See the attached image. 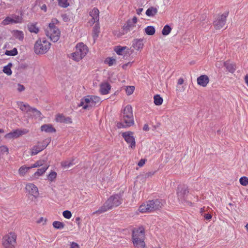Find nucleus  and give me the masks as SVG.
Here are the masks:
<instances>
[{"label": "nucleus", "instance_id": "19", "mask_svg": "<svg viewBox=\"0 0 248 248\" xmlns=\"http://www.w3.org/2000/svg\"><path fill=\"white\" fill-rule=\"evenodd\" d=\"M110 88V85L108 83H102L100 87V92L102 94H107L108 93Z\"/></svg>", "mask_w": 248, "mask_h": 248}, {"label": "nucleus", "instance_id": "64", "mask_svg": "<svg viewBox=\"0 0 248 248\" xmlns=\"http://www.w3.org/2000/svg\"><path fill=\"white\" fill-rule=\"evenodd\" d=\"M245 80L246 84L248 86V75H247L245 77Z\"/></svg>", "mask_w": 248, "mask_h": 248}, {"label": "nucleus", "instance_id": "15", "mask_svg": "<svg viewBox=\"0 0 248 248\" xmlns=\"http://www.w3.org/2000/svg\"><path fill=\"white\" fill-rule=\"evenodd\" d=\"M209 82V78L206 75H202L197 78V83L200 86L206 87Z\"/></svg>", "mask_w": 248, "mask_h": 248}, {"label": "nucleus", "instance_id": "46", "mask_svg": "<svg viewBox=\"0 0 248 248\" xmlns=\"http://www.w3.org/2000/svg\"><path fill=\"white\" fill-rule=\"evenodd\" d=\"M57 176L56 172L54 171L51 172L48 175V179L51 181H53L56 178Z\"/></svg>", "mask_w": 248, "mask_h": 248}, {"label": "nucleus", "instance_id": "57", "mask_svg": "<svg viewBox=\"0 0 248 248\" xmlns=\"http://www.w3.org/2000/svg\"><path fill=\"white\" fill-rule=\"evenodd\" d=\"M183 83H184V79H183V78H180L178 80L177 84H178V85H182Z\"/></svg>", "mask_w": 248, "mask_h": 248}, {"label": "nucleus", "instance_id": "5", "mask_svg": "<svg viewBox=\"0 0 248 248\" xmlns=\"http://www.w3.org/2000/svg\"><path fill=\"white\" fill-rule=\"evenodd\" d=\"M88 52V47L82 43H78L76 46L75 51L70 54V58L75 61L79 62Z\"/></svg>", "mask_w": 248, "mask_h": 248}, {"label": "nucleus", "instance_id": "43", "mask_svg": "<svg viewBox=\"0 0 248 248\" xmlns=\"http://www.w3.org/2000/svg\"><path fill=\"white\" fill-rule=\"evenodd\" d=\"M135 89L134 86H129L126 87V93L127 95H131L133 93Z\"/></svg>", "mask_w": 248, "mask_h": 248}, {"label": "nucleus", "instance_id": "30", "mask_svg": "<svg viewBox=\"0 0 248 248\" xmlns=\"http://www.w3.org/2000/svg\"><path fill=\"white\" fill-rule=\"evenodd\" d=\"M14 24L20 23L22 21V17L21 16L13 15L11 16Z\"/></svg>", "mask_w": 248, "mask_h": 248}, {"label": "nucleus", "instance_id": "44", "mask_svg": "<svg viewBox=\"0 0 248 248\" xmlns=\"http://www.w3.org/2000/svg\"><path fill=\"white\" fill-rule=\"evenodd\" d=\"M240 184L244 186H246L248 185V178L246 177H242L240 179Z\"/></svg>", "mask_w": 248, "mask_h": 248}, {"label": "nucleus", "instance_id": "48", "mask_svg": "<svg viewBox=\"0 0 248 248\" xmlns=\"http://www.w3.org/2000/svg\"><path fill=\"white\" fill-rule=\"evenodd\" d=\"M8 153V149L6 146H1L0 147V155Z\"/></svg>", "mask_w": 248, "mask_h": 248}, {"label": "nucleus", "instance_id": "8", "mask_svg": "<svg viewBox=\"0 0 248 248\" xmlns=\"http://www.w3.org/2000/svg\"><path fill=\"white\" fill-rule=\"evenodd\" d=\"M16 235L15 233L10 232L2 238V244L4 248H15Z\"/></svg>", "mask_w": 248, "mask_h": 248}, {"label": "nucleus", "instance_id": "20", "mask_svg": "<svg viewBox=\"0 0 248 248\" xmlns=\"http://www.w3.org/2000/svg\"><path fill=\"white\" fill-rule=\"evenodd\" d=\"M136 28L135 24H133L129 20L127 21L126 24L124 26L123 30L124 32L126 33L128 31H132L133 32L135 31L134 29Z\"/></svg>", "mask_w": 248, "mask_h": 248}, {"label": "nucleus", "instance_id": "39", "mask_svg": "<svg viewBox=\"0 0 248 248\" xmlns=\"http://www.w3.org/2000/svg\"><path fill=\"white\" fill-rule=\"evenodd\" d=\"M126 48V46L122 47V46H117L115 49V51L117 53V54L122 55H123V51Z\"/></svg>", "mask_w": 248, "mask_h": 248}, {"label": "nucleus", "instance_id": "12", "mask_svg": "<svg viewBox=\"0 0 248 248\" xmlns=\"http://www.w3.org/2000/svg\"><path fill=\"white\" fill-rule=\"evenodd\" d=\"M122 136L127 143L130 144V146L132 148L135 147V140L133 136V133L132 132L123 133Z\"/></svg>", "mask_w": 248, "mask_h": 248}, {"label": "nucleus", "instance_id": "18", "mask_svg": "<svg viewBox=\"0 0 248 248\" xmlns=\"http://www.w3.org/2000/svg\"><path fill=\"white\" fill-rule=\"evenodd\" d=\"M56 120L58 122L65 124H71L72 123L71 119L70 117H65L62 114L58 115L56 118Z\"/></svg>", "mask_w": 248, "mask_h": 248}, {"label": "nucleus", "instance_id": "16", "mask_svg": "<svg viewBox=\"0 0 248 248\" xmlns=\"http://www.w3.org/2000/svg\"><path fill=\"white\" fill-rule=\"evenodd\" d=\"M47 146V144L39 143L37 145L34 146L31 150V155H37L39 152H41Z\"/></svg>", "mask_w": 248, "mask_h": 248}, {"label": "nucleus", "instance_id": "61", "mask_svg": "<svg viewBox=\"0 0 248 248\" xmlns=\"http://www.w3.org/2000/svg\"><path fill=\"white\" fill-rule=\"evenodd\" d=\"M29 67V66L26 64H21L20 65V68L23 69H28Z\"/></svg>", "mask_w": 248, "mask_h": 248}, {"label": "nucleus", "instance_id": "60", "mask_svg": "<svg viewBox=\"0 0 248 248\" xmlns=\"http://www.w3.org/2000/svg\"><path fill=\"white\" fill-rule=\"evenodd\" d=\"M143 11V8H138L136 10L137 14L138 15H140L141 14V12Z\"/></svg>", "mask_w": 248, "mask_h": 248}, {"label": "nucleus", "instance_id": "50", "mask_svg": "<svg viewBox=\"0 0 248 248\" xmlns=\"http://www.w3.org/2000/svg\"><path fill=\"white\" fill-rule=\"evenodd\" d=\"M146 161V159H140V161L138 163V165L140 167H142L145 164Z\"/></svg>", "mask_w": 248, "mask_h": 248}, {"label": "nucleus", "instance_id": "45", "mask_svg": "<svg viewBox=\"0 0 248 248\" xmlns=\"http://www.w3.org/2000/svg\"><path fill=\"white\" fill-rule=\"evenodd\" d=\"M105 62L108 64L109 66H112L114 63H115L116 60L112 58H108L106 60Z\"/></svg>", "mask_w": 248, "mask_h": 248}, {"label": "nucleus", "instance_id": "24", "mask_svg": "<svg viewBox=\"0 0 248 248\" xmlns=\"http://www.w3.org/2000/svg\"><path fill=\"white\" fill-rule=\"evenodd\" d=\"M41 129L42 131H45L48 133H53L55 132V129L50 125L44 124L41 126Z\"/></svg>", "mask_w": 248, "mask_h": 248}, {"label": "nucleus", "instance_id": "42", "mask_svg": "<svg viewBox=\"0 0 248 248\" xmlns=\"http://www.w3.org/2000/svg\"><path fill=\"white\" fill-rule=\"evenodd\" d=\"M30 112H31L32 113L33 115H34V116H35V117H36V118L40 117L41 112L39 110H37L36 109L31 108V109Z\"/></svg>", "mask_w": 248, "mask_h": 248}, {"label": "nucleus", "instance_id": "2", "mask_svg": "<svg viewBox=\"0 0 248 248\" xmlns=\"http://www.w3.org/2000/svg\"><path fill=\"white\" fill-rule=\"evenodd\" d=\"M164 203V201L161 199L149 200L146 203L141 205L139 210L141 213L154 212L161 209Z\"/></svg>", "mask_w": 248, "mask_h": 248}, {"label": "nucleus", "instance_id": "9", "mask_svg": "<svg viewBox=\"0 0 248 248\" xmlns=\"http://www.w3.org/2000/svg\"><path fill=\"white\" fill-rule=\"evenodd\" d=\"M86 105L83 107L84 109H88L95 106L100 102V98L98 96L94 95H88L84 98Z\"/></svg>", "mask_w": 248, "mask_h": 248}, {"label": "nucleus", "instance_id": "58", "mask_svg": "<svg viewBox=\"0 0 248 248\" xmlns=\"http://www.w3.org/2000/svg\"><path fill=\"white\" fill-rule=\"evenodd\" d=\"M74 159H69L68 160V161L69 162L70 167L73 166L74 164H75V163H74Z\"/></svg>", "mask_w": 248, "mask_h": 248}, {"label": "nucleus", "instance_id": "36", "mask_svg": "<svg viewBox=\"0 0 248 248\" xmlns=\"http://www.w3.org/2000/svg\"><path fill=\"white\" fill-rule=\"evenodd\" d=\"M10 24H14L11 16L6 17L2 22L1 24L3 25H7Z\"/></svg>", "mask_w": 248, "mask_h": 248}, {"label": "nucleus", "instance_id": "17", "mask_svg": "<svg viewBox=\"0 0 248 248\" xmlns=\"http://www.w3.org/2000/svg\"><path fill=\"white\" fill-rule=\"evenodd\" d=\"M99 10L96 8H94L92 11L90 12V16L92 17V23H94L99 21Z\"/></svg>", "mask_w": 248, "mask_h": 248}, {"label": "nucleus", "instance_id": "31", "mask_svg": "<svg viewBox=\"0 0 248 248\" xmlns=\"http://www.w3.org/2000/svg\"><path fill=\"white\" fill-rule=\"evenodd\" d=\"M30 169H31V167H26L25 166H22L19 168L18 170L19 173L20 175L23 176Z\"/></svg>", "mask_w": 248, "mask_h": 248}, {"label": "nucleus", "instance_id": "11", "mask_svg": "<svg viewBox=\"0 0 248 248\" xmlns=\"http://www.w3.org/2000/svg\"><path fill=\"white\" fill-rule=\"evenodd\" d=\"M29 130L27 129H16L7 134L5 138L7 139L17 138L20 136L25 135L29 132Z\"/></svg>", "mask_w": 248, "mask_h": 248}, {"label": "nucleus", "instance_id": "34", "mask_svg": "<svg viewBox=\"0 0 248 248\" xmlns=\"http://www.w3.org/2000/svg\"><path fill=\"white\" fill-rule=\"evenodd\" d=\"M53 226L56 229H62L64 228V224L62 222L56 221L53 222Z\"/></svg>", "mask_w": 248, "mask_h": 248}, {"label": "nucleus", "instance_id": "7", "mask_svg": "<svg viewBox=\"0 0 248 248\" xmlns=\"http://www.w3.org/2000/svg\"><path fill=\"white\" fill-rule=\"evenodd\" d=\"M50 43L46 40L43 39L37 40L34 45V52L37 54L46 53L49 49Z\"/></svg>", "mask_w": 248, "mask_h": 248}, {"label": "nucleus", "instance_id": "38", "mask_svg": "<svg viewBox=\"0 0 248 248\" xmlns=\"http://www.w3.org/2000/svg\"><path fill=\"white\" fill-rule=\"evenodd\" d=\"M58 3L59 6L63 8H66L69 5L67 0H58Z\"/></svg>", "mask_w": 248, "mask_h": 248}, {"label": "nucleus", "instance_id": "41", "mask_svg": "<svg viewBox=\"0 0 248 248\" xmlns=\"http://www.w3.org/2000/svg\"><path fill=\"white\" fill-rule=\"evenodd\" d=\"M45 162L46 161L44 160L37 161L31 166V169L32 168H36L42 166L45 164Z\"/></svg>", "mask_w": 248, "mask_h": 248}, {"label": "nucleus", "instance_id": "3", "mask_svg": "<svg viewBox=\"0 0 248 248\" xmlns=\"http://www.w3.org/2000/svg\"><path fill=\"white\" fill-rule=\"evenodd\" d=\"M123 123H118V128L129 127L134 124V118L132 108L130 105H127L123 111Z\"/></svg>", "mask_w": 248, "mask_h": 248}, {"label": "nucleus", "instance_id": "52", "mask_svg": "<svg viewBox=\"0 0 248 248\" xmlns=\"http://www.w3.org/2000/svg\"><path fill=\"white\" fill-rule=\"evenodd\" d=\"M24 90H25V87H24L23 85H21L20 84H19L18 85L17 90L19 92H22V91H24Z\"/></svg>", "mask_w": 248, "mask_h": 248}, {"label": "nucleus", "instance_id": "6", "mask_svg": "<svg viewBox=\"0 0 248 248\" xmlns=\"http://www.w3.org/2000/svg\"><path fill=\"white\" fill-rule=\"evenodd\" d=\"M46 35L54 42H57L60 37V31L55 26L54 23H50L45 30Z\"/></svg>", "mask_w": 248, "mask_h": 248}, {"label": "nucleus", "instance_id": "47", "mask_svg": "<svg viewBox=\"0 0 248 248\" xmlns=\"http://www.w3.org/2000/svg\"><path fill=\"white\" fill-rule=\"evenodd\" d=\"M62 215L63 217L67 219H70L72 217V214L71 212L68 210H65L63 211Z\"/></svg>", "mask_w": 248, "mask_h": 248}, {"label": "nucleus", "instance_id": "32", "mask_svg": "<svg viewBox=\"0 0 248 248\" xmlns=\"http://www.w3.org/2000/svg\"><path fill=\"white\" fill-rule=\"evenodd\" d=\"M154 103L157 105L159 106L162 104L163 99L159 95H155L154 96Z\"/></svg>", "mask_w": 248, "mask_h": 248}, {"label": "nucleus", "instance_id": "14", "mask_svg": "<svg viewBox=\"0 0 248 248\" xmlns=\"http://www.w3.org/2000/svg\"><path fill=\"white\" fill-rule=\"evenodd\" d=\"M26 189L30 194L36 198L38 195V190L36 186L33 184H28L26 186Z\"/></svg>", "mask_w": 248, "mask_h": 248}, {"label": "nucleus", "instance_id": "28", "mask_svg": "<svg viewBox=\"0 0 248 248\" xmlns=\"http://www.w3.org/2000/svg\"><path fill=\"white\" fill-rule=\"evenodd\" d=\"M14 36L16 39H18L20 41H22L24 39V33L22 31L18 30L14 31Z\"/></svg>", "mask_w": 248, "mask_h": 248}, {"label": "nucleus", "instance_id": "56", "mask_svg": "<svg viewBox=\"0 0 248 248\" xmlns=\"http://www.w3.org/2000/svg\"><path fill=\"white\" fill-rule=\"evenodd\" d=\"M129 21H130L133 24H136L137 22V18L136 17L134 16L131 20Z\"/></svg>", "mask_w": 248, "mask_h": 248}, {"label": "nucleus", "instance_id": "62", "mask_svg": "<svg viewBox=\"0 0 248 248\" xmlns=\"http://www.w3.org/2000/svg\"><path fill=\"white\" fill-rule=\"evenodd\" d=\"M84 103H86V102H85L84 98H83L81 99L79 106H82L83 107L84 106L86 105H84Z\"/></svg>", "mask_w": 248, "mask_h": 248}, {"label": "nucleus", "instance_id": "55", "mask_svg": "<svg viewBox=\"0 0 248 248\" xmlns=\"http://www.w3.org/2000/svg\"><path fill=\"white\" fill-rule=\"evenodd\" d=\"M203 217L207 220L210 219L212 218V215L210 214H204Z\"/></svg>", "mask_w": 248, "mask_h": 248}, {"label": "nucleus", "instance_id": "29", "mask_svg": "<svg viewBox=\"0 0 248 248\" xmlns=\"http://www.w3.org/2000/svg\"><path fill=\"white\" fill-rule=\"evenodd\" d=\"M155 29L153 26H149L145 29V32L147 35H153L155 33Z\"/></svg>", "mask_w": 248, "mask_h": 248}, {"label": "nucleus", "instance_id": "22", "mask_svg": "<svg viewBox=\"0 0 248 248\" xmlns=\"http://www.w3.org/2000/svg\"><path fill=\"white\" fill-rule=\"evenodd\" d=\"M18 107L22 111L30 112L31 108L28 104L20 102L17 103Z\"/></svg>", "mask_w": 248, "mask_h": 248}, {"label": "nucleus", "instance_id": "40", "mask_svg": "<svg viewBox=\"0 0 248 248\" xmlns=\"http://www.w3.org/2000/svg\"><path fill=\"white\" fill-rule=\"evenodd\" d=\"M99 28L98 26L96 24L93 27V37L94 39L96 38L98 35V33L99 32Z\"/></svg>", "mask_w": 248, "mask_h": 248}, {"label": "nucleus", "instance_id": "13", "mask_svg": "<svg viewBox=\"0 0 248 248\" xmlns=\"http://www.w3.org/2000/svg\"><path fill=\"white\" fill-rule=\"evenodd\" d=\"M188 193L187 187L185 186H179L177 188V195L179 201H183Z\"/></svg>", "mask_w": 248, "mask_h": 248}, {"label": "nucleus", "instance_id": "1", "mask_svg": "<svg viewBox=\"0 0 248 248\" xmlns=\"http://www.w3.org/2000/svg\"><path fill=\"white\" fill-rule=\"evenodd\" d=\"M123 199L121 195L114 194L111 196L101 206L98 210L93 213V215L101 214L108 210L112 209L120 205L122 202Z\"/></svg>", "mask_w": 248, "mask_h": 248}, {"label": "nucleus", "instance_id": "63", "mask_svg": "<svg viewBox=\"0 0 248 248\" xmlns=\"http://www.w3.org/2000/svg\"><path fill=\"white\" fill-rule=\"evenodd\" d=\"M80 220V218L79 217H77L76 218V221L77 222L78 226H80V222H79Z\"/></svg>", "mask_w": 248, "mask_h": 248}, {"label": "nucleus", "instance_id": "37", "mask_svg": "<svg viewBox=\"0 0 248 248\" xmlns=\"http://www.w3.org/2000/svg\"><path fill=\"white\" fill-rule=\"evenodd\" d=\"M5 54L8 56H15L17 54V50L16 48H14L11 50H6Z\"/></svg>", "mask_w": 248, "mask_h": 248}, {"label": "nucleus", "instance_id": "33", "mask_svg": "<svg viewBox=\"0 0 248 248\" xmlns=\"http://www.w3.org/2000/svg\"><path fill=\"white\" fill-rule=\"evenodd\" d=\"M12 63H10L7 65L3 67V72L8 76H10L12 74V71L11 70V67L12 66Z\"/></svg>", "mask_w": 248, "mask_h": 248}, {"label": "nucleus", "instance_id": "10", "mask_svg": "<svg viewBox=\"0 0 248 248\" xmlns=\"http://www.w3.org/2000/svg\"><path fill=\"white\" fill-rule=\"evenodd\" d=\"M228 15V13H225L222 15L219 16L216 20L214 22V26L216 30H220L225 25L226 17Z\"/></svg>", "mask_w": 248, "mask_h": 248}, {"label": "nucleus", "instance_id": "54", "mask_svg": "<svg viewBox=\"0 0 248 248\" xmlns=\"http://www.w3.org/2000/svg\"><path fill=\"white\" fill-rule=\"evenodd\" d=\"M181 85H178V84H177V85L176 86L177 91H178L180 92H182L184 91V88H183V86L181 87Z\"/></svg>", "mask_w": 248, "mask_h": 248}, {"label": "nucleus", "instance_id": "4", "mask_svg": "<svg viewBox=\"0 0 248 248\" xmlns=\"http://www.w3.org/2000/svg\"><path fill=\"white\" fill-rule=\"evenodd\" d=\"M133 243L137 248H144L145 243L144 242L145 233L143 228H139L133 231L132 233Z\"/></svg>", "mask_w": 248, "mask_h": 248}, {"label": "nucleus", "instance_id": "23", "mask_svg": "<svg viewBox=\"0 0 248 248\" xmlns=\"http://www.w3.org/2000/svg\"><path fill=\"white\" fill-rule=\"evenodd\" d=\"M224 65L230 73H233L236 69L235 65L228 62H224Z\"/></svg>", "mask_w": 248, "mask_h": 248}, {"label": "nucleus", "instance_id": "21", "mask_svg": "<svg viewBox=\"0 0 248 248\" xmlns=\"http://www.w3.org/2000/svg\"><path fill=\"white\" fill-rule=\"evenodd\" d=\"M142 41L143 40L141 39L134 40L132 43V46L137 50L141 49L143 46Z\"/></svg>", "mask_w": 248, "mask_h": 248}, {"label": "nucleus", "instance_id": "25", "mask_svg": "<svg viewBox=\"0 0 248 248\" xmlns=\"http://www.w3.org/2000/svg\"><path fill=\"white\" fill-rule=\"evenodd\" d=\"M49 166L46 165L40 169L37 170V171L34 173V176L35 178L38 177V176L42 175L46 170L48 169Z\"/></svg>", "mask_w": 248, "mask_h": 248}, {"label": "nucleus", "instance_id": "53", "mask_svg": "<svg viewBox=\"0 0 248 248\" xmlns=\"http://www.w3.org/2000/svg\"><path fill=\"white\" fill-rule=\"evenodd\" d=\"M70 248H79V247L77 243L72 242L71 244Z\"/></svg>", "mask_w": 248, "mask_h": 248}, {"label": "nucleus", "instance_id": "51", "mask_svg": "<svg viewBox=\"0 0 248 248\" xmlns=\"http://www.w3.org/2000/svg\"><path fill=\"white\" fill-rule=\"evenodd\" d=\"M155 172H153V171L148 172L145 173V178H148V177H151L155 174Z\"/></svg>", "mask_w": 248, "mask_h": 248}, {"label": "nucleus", "instance_id": "27", "mask_svg": "<svg viewBox=\"0 0 248 248\" xmlns=\"http://www.w3.org/2000/svg\"><path fill=\"white\" fill-rule=\"evenodd\" d=\"M28 29L31 32L37 33L39 32V28L36 26V24L29 23L28 25Z\"/></svg>", "mask_w": 248, "mask_h": 248}, {"label": "nucleus", "instance_id": "35", "mask_svg": "<svg viewBox=\"0 0 248 248\" xmlns=\"http://www.w3.org/2000/svg\"><path fill=\"white\" fill-rule=\"evenodd\" d=\"M171 30V28L169 25H165L162 31V33L164 35H167L170 33Z\"/></svg>", "mask_w": 248, "mask_h": 248}, {"label": "nucleus", "instance_id": "49", "mask_svg": "<svg viewBox=\"0 0 248 248\" xmlns=\"http://www.w3.org/2000/svg\"><path fill=\"white\" fill-rule=\"evenodd\" d=\"M61 166L64 168H70V166H69V162L68 161V160L62 162Z\"/></svg>", "mask_w": 248, "mask_h": 248}, {"label": "nucleus", "instance_id": "26", "mask_svg": "<svg viewBox=\"0 0 248 248\" xmlns=\"http://www.w3.org/2000/svg\"><path fill=\"white\" fill-rule=\"evenodd\" d=\"M157 13V9L156 8L154 7H150L147 10L146 12V15L148 16H153Z\"/></svg>", "mask_w": 248, "mask_h": 248}, {"label": "nucleus", "instance_id": "59", "mask_svg": "<svg viewBox=\"0 0 248 248\" xmlns=\"http://www.w3.org/2000/svg\"><path fill=\"white\" fill-rule=\"evenodd\" d=\"M143 130L144 131H149V126L147 124H145L143 126Z\"/></svg>", "mask_w": 248, "mask_h": 248}]
</instances>
